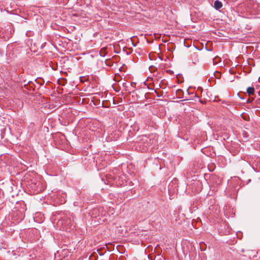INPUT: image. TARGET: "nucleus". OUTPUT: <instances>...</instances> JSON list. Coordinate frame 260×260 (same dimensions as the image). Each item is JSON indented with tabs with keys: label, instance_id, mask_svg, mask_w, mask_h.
<instances>
[{
	"label": "nucleus",
	"instance_id": "f257e3e1",
	"mask_svg": "<svg viewBox=\"0 0 260 260\" xmlns=\"http://www.w3.org/2000/svg\"><path fill=\"white\" fill-rule=\"evenodd\" d=\"M151 140L146 136H142L138 138L136 147L139 148L141 152H146L150 146Z\"/></svg>",
	"mask_w": 260,
	"mask_h": 260
},
{
	"label": "nucleus",
	"instance_id": "f03ea898",
	"mask_svg": "<svg viewBox=\"0 0 260 260\" xmlns=\"http://www.w3.org/2000/svg\"><path fill=\"white\" fill-rule=\"evenodd\" d=\"M74 216L73 213L69 212L67 213L66 216L62 217V221L66 222V224L68 226H72L74 222Z\"/></svg>",
	"mask_w": 260,
	"mask_h": 260
},
{
	"label": "nucleus",
	"instance_id": "7ed1b4c3",
	"mask_svg": "<svg viewBox=\"0 0 260 260\" xmlns=\"http://www.w3.org/2000/svg\"><path fill=\"white\" fill-rule=\"evenodd\" d=\"M190 59L192 64H196V63L199 60L198 54L197 53H193L191 54L190 55Z\"/></svg>",
	"mask_w": 260,
	"mask_h": 260
},
{
	"label": "nucleus",
	"instance_id": "20e7f679",
	"mask_svg": "<svg viewBox=\"0 0 260 260\" xmlns=\"http://www.w3.org/2000/svg\"><path fill=\"white\" fill-rule=\"evenodd\" d=\"M222 7V4L219 1H215L214 3V7L216 10H219Z\"/></svg>",
	"mask_w": 260,
	"mask_h": 260
},
{
	"label": "nucleus",
	"instance_id": "39448f33",
	"mask_svg": "<svg viewBox=\"0 0 260 260\" xmlns=\"http://www.w3.org/2000/svg\"><path fill=\"white\" fill-rule=\"evenodd\" d=\"M255 89L253 87H249L247 88V93L249 95H252L254 93Z\"/></svg>",
	"mask_w": 260,
	"mask_h": 260
},
{
	"label": "nucleus",
	"instance_id": "423d86ee",
	"mask_svg": "<svg viewBox=\"0 0 260 260\" xmlns=\"http://www.w3.org/2000/svg\"><path fill=\"white\" fill-rule=\"evenodd\" d=\"M100 55L101 56H103L104 57V56H105L106 55V53H105V51H101L100 52Z\"/></svg>",
	"mask_w": 260,
	"mask_h": 260
},
{
	"label": "nucleus",
	"instance_id": "0eeeda50",
	"mask_svg": "<svg viewBox=\"0 0 260 260\" xmlns=\"http://www.w3.org/2000/svg\"><path fill=\"white\" fill-rule=\"evenodd\" d=\"M253 100V99H250V98H249L248 99V100L247 101V103H251Z\"/></svg>",
	"mask_w": 260,
	"mask_h": 260
},
{
	"label": "nucleus",
	"instance_id": "6e6552de",
	"mask_svg": "<svg viewBox=\"0 0 260 260\" xmlns=\"http://www.w3.org/2000/svg\"><path fill=\"white\" fill-rule=\"evenodd\" d=\"M8 39H9V38L8 37H6L5 36H3V40L4 41H7Z\"/></svg>",
	"mask_w": 260,
	"mask_h": 260
},
{
	"label": "nucleus",
	"instance_id": "1a4fd4ad",
	"mask_svg": "<svg viewBox=\"0 0 260 260\" xmlns=\"http://www.w3.org/2000/svg\"><path fill=\"white\" fill-rule=\"evenodd\" d=\"M12 46V45H8L7 46V48H8V50H10L11 49Z\"/></svg>",
	"mask_w": 260,
	"mask_h": 260
},
{
	"label": "nucleus",
	"instance_id": "9d476101",
	"mask_svg": "<svg viewBox=\"0 0 260 260\" xmlns=\"http://www.w3.org/2000/svg\"><path fill=\"white\" fill-rule=\"evenodd\" d=\"M134 85H135V84H136V83H134V82H132V83H131V85L132 86H134Z\"/></svg>",
	"mask_w": 260,
	"mask_h": 260
},
{
	"label": "nucleus",
	"instance_id": "9b49d317",
	"mask_svg": "<svg viewBox=\"0 0 260 260\" xmlns=\"http://www.w3.org/2000/svg\"><path fill=\"white\" fill-rule=\"evenodd\" d=\"M135 129H136L137 131H138L139 130V127H135Z\"/></svg>",
	"mask_w": 260,
	"mask_h": 260
},
{
	"label": "nucleus",
	"instance_id": "f8f14e48",
	"mask_svg": "<svg viewBox=\"0 0 260 260\" xmlns=\"http://www.w3.org/2000/svg\"><path fill=\"white\" fill-rule=\"evenodd\" d=\"M32 83V82H31V81H28V82H27V84H30V83Z\"/></svg>",
	"mask_w": 260,
	"mask_h": 260
},
{
	"label": "nucleus",
	"instance_id": "ddd939ff",
	"mask_svg": "<svg viewBox=\"0 0 260 260\" xmlns=\"http://www.w3.org/2000/svg\"><path fill=\"white\" fill-rule=\"evenodd\" d=\"M24 86L25 87H26V86H27V84H24Z\"/></svg>",
	"mask_w": 260,
	"mask_h": 260
},
{
	"label": "nucleus",
	"instance_id": "4468645a",
	"mask_svg": "<svg viewBox=\"0 0 260 260\" xmlns=\"http://www.w3.org/2000/svg\"><path fill=\"white\" fill-rule=\"evenodd\" d=\"M61 202H63V203H64V202H65V201H64V200H61Z\"/></svg>",
	"mask_w": 260,
	"mask_h": 260
},
{
	"label": "nucleus",
	"instance_id": "2eb2a0df",
	"mask_svg": "<svg viewBox=\"0 0 260 260\" xmlns=\"http://www.w3.org/2000/svg\"><path fill=\"white\" fill-rule=\"evenodd\" d=\"M170 186H169V191H170Z\"/></svg>",
	"mask_w": 260,
	"mask_h": 260
},
{
	"label": "nucleus",
	"instance_id": "dca6fc26",
	"mask_svg": "<svg viewBox=\"0 0 260 260\" xmlns=\"http://www.w3.org/2000/svg\"><path fill=\"white\" fill-rule=\"evenodd\" d=\"M43 83H40V85H43Z\"/></svg>",
	"mask_w": 260,
	"mask_h": 260
}]
</instances>
